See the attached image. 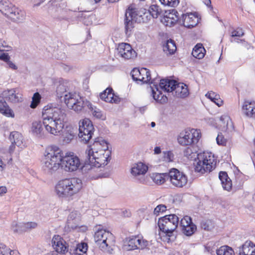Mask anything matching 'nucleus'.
<instances>
[{"instance_id":"nucleus-14","label":"nucleus","mask_w":255,"mask_h":255,"mask_svg":"<svg viewBox=\"0 0 255 255\" xmlns=\"http://www.w3.org/2000/svg\"><path fill=\"white\" fill-rule=\"evenodd\" d=\"M136 22H142L141 14L132 10L127 11L125 18V31L127 35L131 34Z\"/></svg>"},{"instance_id":"nucleus-12","label":"nucleus","mask_w":255,"mask_h":255,"mask_svg":"<svg viewBox=\"0 0 255 255\" xmlns=\"http://www.w3.org/2000/svg\"><path fill=\"white\" fill-rule=\"evenodd\" d=\"M166 176L171 184L175 187L183 188L187 184V176L176 168H171L168 172V175Z\"/></svg>"},{"instance_id":"nucleus-41","label":"nucleus","mask_w":255,"mask_h":255,"mask_svg":"<svg viewBox=\"0 0 255 255\" xmlns=\"http://www.w3.org/2000/svg\"><path fill=\"white\" fill-rule=\"evenodd\" d=\"M88 250V245L86 243H83L80 244H77L75 249V253L79 255H81L86 253Z\"/></svg>"},{"instance_id":"nucleus-17","label":"nucleus","mask_w":255,"mask_h":255,"mask_svg":"<svg viewBox=\"0 0 255 255\" xmlns=\"http://www.w3.org/2000/svg\"><path fill=\"white\" fill-rule=\"evenodd\" d=\"M180 226L182 233L187 236H191L196 230V227L192 223L191 217L188 216L181 219Z\"/></svg>"},{"instance_id":"nucleus-36","label":"nucleus","mask_w":255,"mask_h":255,"mask_svg":"<svg viewBox=\"0 0 255 255\" xmlns=\"http://www.w3.org/2000/svg\"><path fill=\"white\" fill-rule=\"evenodd\" d=\"M206 96L215 103L218 107H220L223 105V101L220 98L219 95L211 91L206 94Z\"/></svg>"},{"instance_id":"nucleus-7","label":"nucleus","mask_w":255,"mask_h":255,"mask_svg":"<svg viewBox=\"0 0 255 255\" xmlns=\"http://www.w3.org/2000/svg\"><path fill=\"white\" fill-rule=\"evenodd\" d=\"M1 12L17 23L22 22L25 19V12L14 6L8 0H0Z\"/></svg>"},{"instance_id":"nucleus-5","label":"nucleus","mask_w":255,"mask_h":255,"mask_svg":"<svg viewBox=\"0 0 255 255\" xmlns=\"http://www.w3.org/2000/svg\"><path fill=\"white\" fill-rule=\"evenodd\" d=\"M82 187L83 183L81 179L71 178L60 180L56 185L55 190L58 197L66 198L77 194Z\"/></svg>"},{"instance_id":"nucleus-60","label":"nucleus","mask_w":255,"mask_h":255,"mask_svg":"<svg viewBox=\"0 0 255 255\" xmlns=\"http://www.w3.org/2000/svg\"><path fill=\"white\" fill-rule=\"evenodd\" d=\"M201 226L205 230L209 231L210 230V227L206 222H202L201 224Z\"/></svg>"},{"instance_id":"nucleus-64","label":"nucleus","mask_w":255,"mask_h":255,"mask_svg":"<svg viewBox=\"0 0 255 255\" xmlns=\"http://www.w3.org/2000/svg\"><path fill=\"white\" fill-rule=\"evenodd\" d=\"M146 109H147L146 106H143L142 107H140L139 109V110L140 112V113H143L144 112V111L146 110Z\"/></svg>"},{"instance_id":"nucleus-23","label":"nucleus","mask_w":255,"mask_h":255,"mask_svg":"<svg viewBox=\"0 0 255 255\" xmlns=\"http://www.w3.org/2000/svg\"><path fill=\"white\" fill-rule=\"evenodd\" d=\"M244 114L249 118H255V102L245 101L242 107Z\"/></svg>"},{"instance_id":"nucleus-59","label":"nucleus","mask_w":255,"mask_h":255,"mask_svg":"<svg viewBox=\"0 0 255 255\" xmlns=\"http://www.w3.org/2000/svg\"><path fill=\"white\" fill-rule=\"evenodd\" d=\"M112 99H111V102H109V103H114L118 104L120 102V99L119 98V97L115 95L114 93L113 92V96L111 97Z\"/></svg>"},{"instance_id":"nucleus-39","label":"nucleus","mask_w":255,"mask_h":255,"mask_svg":"<svg viewBox=\"0 0 255 255\" xmlns=\"http://www.w3.org/2000/svg\"><path fill=\"white\" fill-rule=\"evenodd\" d=\"M113 90L112 88H107L104 91L100 94V98L106 102H111L112 100L111 99H112L111 97L113 96Z\"/></svg>"},{"instance_id":"nucleus-16","label":"nucleus","mask_w":255,"mask_h":255,"mask_svg":"<svg viewBox=\"0 0 255 255\" xmlns=\"http://www.w3.org/2000/svg\"><path fill=\"white\" fill-rule=\"evenodd\" d=\"M117 50L118 55L125 59H131L136 57V52L128 43H122L119 44Z\"/></svg>"},{"instance_id":"nucleus-33","label":"nucleus","mask_w":255,"mask_h":255,"mask_svg":"<svg viewBox=\"0 0 255 255\" xmlns=\"http://www.w3.org/2000/svg\"><path fill=\"white\" fill-rule=\"evenodd\" d=\"M168 175V173H153L151 176V178L153 181L158 185H161L163 184L166 181H168L167 176Z\"/></svg>"},{"instance_id":"nucleus-21","label":"nucleus","mask_w":255,"mask_h":255,"mask_svg":"<svg viewBox=\"0 0 255 255\" xmlns=\"http://www.w3.org/2000/svg\"><path fill=\"white\" fill-rule=\"evenodd\" d=\"M239 255H255V244L248 240L238 248Z\"/></svg>"},{"instance_id":"nucleus-56","label":"nucleus","mask_w":255,"mask_h":255,"mask_svg":"<svg viewBox=\"0 0 255 255\" xmlns=\"http://www.w3.org/2000/svg\"><path fill=\"white\" fill-rule=\"evenodd\" d=\"M9 58L8 54L3 52V50H0V59L3 61L7 60Z\"/></svg>"},{"instance_id":"nucleus-25","label":"nucleus","mask_w":255,"mask_h":255,"mask_svg":"<svg viewBox=\"0 0 255 255\" xmlns=\"http://www.w3.org/2000/svg\"><path fill=\"white\" fill-rule=\"evenodd\" d=\"M178 98H185L189 95V91L186 85L183 83H177L172 94Z\"/></svg>"},{"instance_id":"nucleus-49","label":"nucleus","mask_w":255,"mask_h":255,"mask_svg":"<svg viewBox=\"0 0 255 255\" xmlns=\"http://www.w3.org/2000/svg\"><path fill=\"white\" fill-rule=\"evenodd\" d=\"M161 3L165 5L176 7L179 3V0H159Z\"/></svg>"},{"instance_id":"nucleus-54","label":"nucleus","mask_w":255,"mask_h":255,"mask_svg":"<svg viewBox=\"0 0 255 255\" xmlns=\"http://www.w3.org/2000/svg\"><path fill=\"white\" fill-rule=\"evenodd\" d=\"M178 12L175 9H172L168 13L166 14L165 16L167 17H173V19L175 18L176 21L179 19L178 15H177Z\"/></svg>"},{"instance_id":"nucleus-40","label":"nucleus","mask_w":255,"mask_h":255,"mask_svg":"<svg viewBox=\"0 0 255 255\" xmlns=\"http://www.w3.org/2000/svg\"><path fill=\"white\" fill-rule=\"evenodd\" d=\"M196 153V150L193 146L186 147L183 151L184 155L189 159L195 158Z\"/></svg>"},{"instance_id":"nucleus-6","label":"nucleus","mask_w":255,"mask_h":255,"mask_svg":"<svg viewBox=\"0 0 255 255\" xmlns=\"http://www.w3.org/2000/svg\"><path fill=\"white\" fill-rule=\"evenodd\" d=\"M198 161L194 164L196 172L200 174L209 173L213 170L217 164V159L210 152H204L198 154Z\"/></svg>"},{"instance_id":"nucleus-50","label":"nucleus","mask_w":255,"mask_h":255,"mask_svg":"<svg viewBox=\"0 0 255 255\" xmlns=\"http://www.w3.org/2000/svg\"><path fill=\"white\" fill-rule=\"evenodd\" d=\"M163 158L164 161L168 162L173 161L174 155L171 151H163Z\"/></svg>"},{"instance_id":"nucleus-32","label":"nucleus","mask_w":255,"mask_h":255,"mask_svg":"<svg viewBox=\"0 0 255 255\" xmlns=\"http://www.w3.org/2000/svg\"><path fill=\"white\" fill-rule=\"evenodd\" d=\"M205 51L202 44L198 43L193 49L192 55L196 58L201 59L204 57Z\"/></svg>"},{"instance_id":"nucleus-46","label":"nucleus","mask_w":255,"mask_h":255,"mask_svg":"<svg viewBox=\"0 0 255 255\" xmlns=\"http://www.w3.org/2000/svg\"><path fill=\"white\" fill-rule=\"evenodd\" d=\"M140 69L138 68H134L131 71V75L132 76V78L133 80L136 82H137L138 83L139 82H141V77H140Z\"/></svg>"},{"instance_id":"nucleus-10","label":"nucleus","mask_w":255,"mask_h":255,"mask_svg":"<svg viewBox=\"0 0 255 255\" xmlns=\"http://www.w3.org/2000/svg\"><path fill=\"white\" fill-rule=\"evenodd\" d=\"M201 137L199 130L192 129L190 130L183 131L178 136V143L183 146L190 145L197 143Z\"/></svg>"},{"instance_id":"nucleus-15","label":"nucleus","mask_w":255,"mask_h":255,"mask_svg":"<svg viewBox=\"0 0 255 255\" xmlns=\"http://www.w3.org/2000/svg\"><path fill=\"white\" fill-rule=\"evenodd\" d=\"M148 245L145 240L140 238L139 236H132L127 238L125 242V249L128 251L135 249H143Z\"/></svg>"},{"instance_id":"nucleus-34","label":"nucleus","mask_w":255,"mask_h":255,"mask_svg":"<svg viewBox=\"0 0 255 255\" xmlns=\"http://www.w3.org/2000/svg\"><path fill=\"white\" fill-rule=\"evenodd\" d=\"M176 49L175 43L171 39L168 40L163 46V51L167 55H172Z\"/></svg>"},{"instance_id":"nucleus-35","label":"nucleus","mask_w":255,"mask_h":255,"mask_svg":"<svg viewBox=\"0 0 255 255\" xmlns=\"http://www.w3.org/2000/svg\"><path fill=\"white\" fill-rule=\"evenodd\" d=\"M9 138L10 140L12 141L17 146H20L22 142L23 137L21 134L17 131L11 132Z\"/></svg>"},{"instance_id":"nucleus-44","label":"nucleus","mask_w":255,"mask_h":255,"mask_svg":"<svg viewBox=\"0 0 255 255\" xmlns=\"http://www.w3.org/2000/svg\"><path fill=\"white\" fill-rule=\"evenodd\" d=\"M22 224V230L23 232H27L31 229H35L37 226V224L35 222H30L27 223H21Z\"/></svg>"},{"instance_id":"nucleus-30","label":"nucleus","mask_w":255,"mask_h":255,"mask_svg":"<svg viewBox=\"0 0 255 255\" xmlns=\"http://www.w3.org/2000/svg\"><path fill=\"white\" fill-rule=\"evenodd\" d=\"M147 167L141 162L134 165L131 169V173L133 176L143 175L147 170Z\"/></svg>"},{"instance_id":"nucleus-2","label":"nucleus","mask_w":255,"mask_h":255,"mask_svg":"<svg viewBox=\"0 0 255 255\" xmlns=\"http://www.w3.org/2000/svg\"><path fill=\"white\" fill-rule=\"evenodd\" d=\"M110 154L108 142L101 138H97L87 146L84 156L86 161L91 162L94 167H100L108 164Z\"/></svg>"},{"instance_id":"nucleus-52","label":"nucleus","mask_w":255,"mask_h":255,"mask_svg":"<svg viewBox=\"0 0 255 255\" xmlns=\"http://www.w3.org/2000/svg\"><path fill=\"white\" fill-rule=\"evenodd\" d=\"M166 210V207L164 205L160 204L156 206L154 210V214L158 216L160 213H163Z\"/></svg>"},{"instance_id":"nucleus-31","label":"nucleus","mask_w":255,"mask_h":255,"mask_svg":"<svg viewBox=\"0 0 255 255\" xmlns=\"http://www.w3.org/2000/svg\"><path fill=\"white\" fill-rule=\"evenodd\" d=\"M84 164L82 166L81 165L80 169L83 174L85 175L86 176L89 175V177H90L91 175L95 171V168L93 167L94 166L93 164L86 161V157L84 155Z\"/></svg>"},{"instance_id":"nucleus-48","label":"nucleus","mask_w":255,"mask_h":255,"mask_svg":"<svg viewBox=\"0 0 255 255\" xmlns=\"http://www.w3.org/2000/svg\"><path fill=\"white\" fill-rule=\"evenodd\" d=\"M22 227L21 223H18L14 221L11 224V229L14 233H21L23 232Z\"/></svg>"},{"instance_id":"nucleus-55","label":"nucleus","mask_w":255,"mask_h":255,"mask_svg":"<svg viewBox=\"0 0 255 255\" xmlns=\"http://www.w3.org/2000/svg\"><path fill=\"white\" fill-rule=\"evenodd\" d=\"M217 143L219 145H225L226 143V139L222 134H218L216 137Z\"/></svg>"},{"instance_id":"nucleus-1","label":"nucleus","mask_w":255,"mask_h":255,"mask_svg":"<svg viewBox=\"0 0 255 255\" xmlns=\"http://www.w3.org/2000/svg\"><path fill=\"white\" fill-rule=\"evenodd\" d=\"M42 117V123L40 121H34L31 128L32 133L38 137L44 136L42 124L48 133L56 135L62 131L67 120L64 109L49 105L43 108Z\"/></svg>"},{"instance_id":"nucleus-63","label":"nucleus","mask_w":255,"mask_h":255,"mask_svg":"<svg viewBox=\"0 0 255 255\" xmlns=\"http://www.w3.org/2000/svg\"><path fill=\"white\" fill-rule=\"evenodd\" d=\"M11 141L12 143H11V145L9 147V152H12L13 151L14 149L15 148V144L12 141Z\"/></svg>"},{"instance_id":"nucleus-57","label":"nucleus","mask_w":255,"mask_h":255,"mask_svg":"<svg viewBox=\"0 0 255 255\" xmlns=\"http://www.w3.org/2000/svg\"><path fill=\"white\" fill-rule=\"evenodd\" d=\"M56 92L58 94L61 95L62 93L66 92L65 86L63 84H60L57 87Z\"/></svg>"},{"instance_id":"nucleus-58","label":"nucleus","mask_w":255,"mask_h":255,"mask_svg":"<svg viewBox=\"0 0 255 255\" xmlns=\"http://www.w3.org/2000/svg\"><path fill=\"white\" fill-rule=\"evenodd\" d=\"M9 58H8L7 60H4L7 65L8 66L9 68H11L13 70H16L17 69V67L15 65L14 63H13L12 61H10Z\"/></svg>"},{"instance_id":"nucleus-19","label":"nucleus","mask_w":255,"mask_h":255,"mask_svg":"<svg viewBox=\"0 0 255 255\" xmlns=\"http://www.w3.org/2000/svg\"><path fill=\"white\" fill-rule=\"evenodd\" d=\"M182 21L185 27L192 28L197 24L199 18L196 13H186L182 14Z\"/></svg>"},{"instance_id":"nucleus-43","label":"nucleus","mask_w":255,"mask_h":255,"mask_svg":"<svg viewBox=\"0 0 255 255\" xmlns=\"http://www.w3.org/2000/svg\"><path fill=\"white\" fill-rule=\"evenodd\" d=\"M155 79H153L151 81V84H153V86H154V88L151 87V86H150V89L152 92V96L153 98L156 101L159 100V98L160 97V95H161V93L160 92H159V94L156 96V92L155 91V89H156V91H158V88L157 85L155 84Z\"/></svg>"},{"instance_id":"nucleus-13","label":"nucleus","mask_w":255,"mask_h":255,"mask_svg":"<svg viewBox=\"0 0 255 255\" xmlns=\"http://www.w3.org/2000/svg\"><path fill=\"white\" fill-rule=\"evenodd\" d=\"M81 165L82 163L79 158L73 153H69L65 155L63 153L61 167L65 171L74 172L80 169Z\"/></svg>"},{"instance_id":"nucleus-8","label":"nucleus","mask_w":255,"mask_h":255,"mask_svg":"<svg viewBox=\"0 0 255 255\" xmlns=\"http://www.w3.org/2000/svg\"><path fill=\"white\" fill-rule=\"evenodd\" d=\"M179 217L175 214L165 215L159 219L158 225L161 231L168 237L173 236V233L178 227Z\"/></svg>"},{"instance_id":"nucleus-47","label":"nucleus","mask_w":255,"mask_h":255,"mask_svg":"<svg viewBox=\"0 0 255 255\" xmlns=\"http://www.w3.org/2000/svg\"><path fill=\"white\" fill-rule=\"evenodd\" d=\"M40 95L38 93H34L32 97V101L30 107L32 109L35 108L38 104L40 103Z\"/></svg>"},{"instance_id":"nucleus-11","label":"nucleus","mask_w":255,"mask_h":255,"mask_svg":"<svg viewBox=\"0 0 255 255\" xmlns=\"http://www.w3.org/2000/svg\"><path fill=\"white\" fill-rule=\"evenodd\" d=\"M78 136L81 141L87 143L92 138L94 128L92 122L88 119L81 120L79 123Z\"/></svg>"},{"instance_id":"nucleus-18","label":"nucleus","mask_w":255,"mask_h":255,"mask_svg":"<svg viewBox=\"0 0 255 255\" xmlns=\"http://www.w3.org/2000/svg\"><path fill=\"white\" fill-rule=\"evenodd\" d=\"M51 243L53 249L58 253L64 254L68 251L67 244L59 235H54Z\"/></svg>"},{"instance_id":"nucleus-22","label":"nucleus","mask_w":255,"mask_h":255,"mask_svg":"<svg viewBox=\"0 0 255 255\" xmlns=\"http://www.w3.org/2000/svg\"><path fill=\"white\" fill-rule=\"evenodd\" d=\"M161 13V9L156 5H152L147 11L141 14L142 22H146L150 20V17L156 18Z\"/></svg>"},{"instance_id":"nucleus-42","label":"nucleus","mask_w":255,"mask_h":255,"mask_svg":"<svg viewBox=\"0 0 255 255\" xmlns=\"http://www.w3.org/2000/svg\"><path fill=\"white\" fill-rule=\"evenodd\" d=\"M63 141L66 143H69L73 139L75 134L71 129H68L63 133Z\"/></svg>"},{"instance_id":"nucleus-53","label":"nucleus","mask_w":255,"mask_h":255,"mask_svg":"<svg viewBox=\"0 0 255 255\" xmlns=\"http://www.w3.org/2000/svg\"><path fill=\"white\" fill-rule=\"evenodd\" d=\"M244 35V32L241 28H238L232 32V37H242Z\"/></svg>"},{"instance_id":"nucleus-3","label":"nucleus","mask_w":255,"mask_h":255,"mask_svg":"<svg viewBox=\"0 0 255 255\" xmlns=\"http://www.w3.org/2000/svg\"><path fill=\"white\" fill-rule=\"evenodd\" d=\"M64 102L67 107L76 112H82L86 107L90 110L94 117L104 119L102 111L94 106L85 98L81 97L76 93L69 92L64 95Z\"/></svg>"},{"instance_id":"nucleus-4","label":"nucleus","mask_w":255,"mask_h":255,"mask_svg":"<svg viewBox=\"0 0 255 255\" xmlns=\"http://www.w3.org/2000/svg\"><path fill=\"white\" fill-rule=\"evenodd\" d=\"M42 160V169L47 174H52L61 166L63 151L58 147L54 146L47 150Z\"/></svg>"},{"instance_id":"nucleus-38","label":"nucleus","mask_w":255,"mask_h":255,"mask_svg":"<svg viewBox=\"0 0 255 255\" xmlns=\"http://www.w3.org/2000/svg\"><path fill=\"white\" fill-rule=\"evenodd\" d=\"M141 82L142 83H147L151 80V74L149 70L146 68H142L140 69Z\"/></svg>"},{"instance_id":"nucleus-51","label":"nucleus","mask_w":255,"mask_h":255,"mask_svg":"<svg viewBox=\"0 0 255 255\" xmlns=\"http://www.w3.org/2000/svg\"><path fill=\"white\" fill-rule=\"evenodd\" d=\"M11 251L5 245L0 244V255H10Z\"/></svg>"},{"instance_id":"nucleus-29","label":"nucleus","mask_w":255,"mask_h":255,"mask_svg":"<svg viewBox=\"0 0 255 255\" xmlns=\"http://www.w3.org/2000/svg\"><path fill=\"white\" fill-rule=\"evenodd\" d=\"M0 113L7 117H14L12 110L9 108L6 101H3L1 97H0Z\"/></svg>"},{"instance_id":"nucleus-62","label":"nucleus","mask_w":255,"mask_h":255,"mask_svg":"<svg viewBox=\"0 0 255 255\" xmlns=\"http://www.w3.org/2000/svg\"><path fill=\"white\" fill-rule=\"evenodd\" d=\"M154 152L155 154H159L161 152V149L160 147L156 146L154 148Z\"/></svg>"},{"instance_id":"nucleus-24","label":"nucleus","mask_w":255,"mask_h":255,"mask_svg":"<svg viewBox=\"0 0 255 255\" xmlns=\"http://www.w3.org/2000/svg\"><path fill=\"white\" fill-rule=\"evenodd\" d=\"M80 221V214L75 211L72 212L68 217L67 226L69 228L74 229L79 226Z\"/></svg>"},{"instance_id":"nucleus-9","label":"nucleus","mask_w":255,"mask_h":255,"mask_svg":"<svg viewBox=\"0 0 255 255\" xmlns=\"http://www.w3.org/2000/svg\"><path fill=\"white\" fill-rule=\"evenodd\" d=\"M94 239L99 244V247L104 252L112 253L113 250V235L105 230L98 229L94 235Z\"/></svg>"},{"instance_id":"nucleus-20","label":"nucleus","mask_w":255,"mask_h":255,"mask_svg":"<svg viewBox=\"0 0 255 255\" xmlns=\"http://www.w3.org/2000/svg\"><path fill=\"white\" fill-rule=\"evenodd\" d=\"M0 97L2 98L3 100L11 103H18L21 101L20 94L16 93V90L14 89L7 90L3 91L0 95Z\"/></svg>"},{"instance_id":"nucleus-27","label":"nucleus","mask_w":255,"mask_h":255,"mask_svg":"<svg viewBox=\"0 0 255 255\" xmlns=\"http://www.w3.org/2000/svg\"><path fill=\"white\" fill-rule=\"evenodd\" d=\"M220 126L223 131L231 130L234 128L233 122L227 115H223L220 117Z\"/></svg>"},{"instance_id":"nucleus-28","label":"nucleus","mask_w":255,"mask_h":255,"mask_svg":"<svg viewBox=\"0 0 255 255\" xmlns=\"http://www.w3.org/2000/svg\"><path fill=\"white\" fill-rule=\"evenodd\" d=\"M219 178L221 182L223 188L227 191H230L232 186V181L229 178L226 172L221 171L219 174Z\"/></svg>"},{"instance_id":"nucleus-37","label":"nucleus","mask_w":255,"mask_h":255,"mask_svg":"<svg viewBox=\"0 0 255 255\" xmlns=\"http://www.w3.org/2000/svg\"><path fill=\"white\" fill-rule=\"evenodd\" d=\"M217 255H235L233 249L228 246H223L216 251Z\"/></svg>"},{"instance_id":"nucleus-61","label":"nucleus","mask_w":255,"mask_h":255,"mask_svg":"<svg viewBox=\"0 0 255 255\" xmlns=\"http://www.w3.org/2000/svg\"><path fill=\"white\" fill-rule=\"evenodd\" d=\"M7 192V188L5 186H0V196L6 193Z\"/></svg>"},{"instance_id":"nucleus-45","label":"nucleus","mask_w":255,"mask_h":255,"mask_svg":"<svg viewBox=\"0 0 255 255\" xmlns=\"http://www.w3.org/2000/svg\"><path fill=\"white\" fill-rule=\"evenodd\" d=\"M175 18L173 19V17L171 18L170 17L164 16L161 20V21L166 26L171 27L177 22Z\"/></svg>"},{"instance_id":"nucleus-26","label":"nucleus","mask_w":255,"mask_h":255,"mask_svg":"<svg viewBox=\"0 0 255 255\" xmlns=\"http://www.w3.org/2000/svg\"><path fill=\"white\" fill-rule=\"evenodd\" d=\"M176 81L167 79L160 80L159 87L164 91L167 92H174V88L177 84Z\"/></svg>"}]
</instances>
